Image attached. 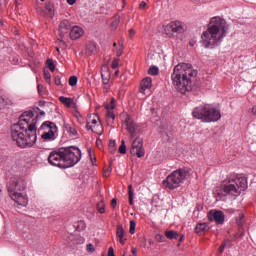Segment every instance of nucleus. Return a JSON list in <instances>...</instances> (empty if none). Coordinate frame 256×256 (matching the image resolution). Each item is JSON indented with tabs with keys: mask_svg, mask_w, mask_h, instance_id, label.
<instances>
[{
	"mask_svg": "<svg viewBox=\"0 0 256 256\" xmlns=\"http://www.w3.org/2000/svg\"><path fill=\"white\" fill-rule=\"evenodd\" d=\"M33 111H25L19 117L18 123L11 127V138L17 147L27 149L37 143V117Z\"/></svg>",
	"mask_w": 256,
	"mask_h": 256,
	"instance_id": "nucleus-1",
	"label": "nucleus"
},
{
	"mask_svg": "<svg viewBox=\"0 0 256 256\" xmlns=\"http://www.w3.org/2000/svg\"><path fill=\"white\" fill-rule=\"evenodd\" d=\"M42 129H49V131H53L54 133H57V125L51 121L43 122Z\"/></svg>",
	"mask_w": 256,
	"mask_h": 256,
	"instance_id": "nucleus-21",
	"label": "nucleus"
},
{
	"mask_svg": "<svg viewBox=\"0 0 256 256\" xmlns=\"http://www.w3.org/2000/svg\"><path fill=\"white\" fill-rule=\"evenodd\" d=\"M197 77V70L193 69V65L182 63L174 67L171 75L172 85L178 93H189L193 89V80Z\"/></svg>",
	"mask_w": 256,
	"mask_h": 256,
	"instance_id": "nucleus-2",
	"label": "nucleus"
},
{
	"mask_svg": "<svg viewBox=\"0 0 256 256\" xmlns=\"http://www.w3.org/2000/svg\"><path fill=\"white\" fill-rule=\"evenodd\" d=\"M188 175L189 171H187V169L180 168L168 175L167 178L163 181V185L170 190L177 189V187H179L181 183L187 179Z\"/></svg>",
	"mask_w": 256,
	"mask_h": 256,
	"instance_id": "nucleus-6",
	"label": "nucleus"
},
{
	"mask_svg": "<svg viewBox=\"0 0 256 256\" xmlns=\"http://www.w3.org/2000/svg\"><path fill=\"white\" fill-rule=\"evenodd\" d=\"M63 148L58 151H52L48 156V162L54 167H59L60 169H67V162L65 160V155H63Z\"/></svg>",
	"mask_w": 256,
	"mask_h": 256,
	"instance_id": "nucleus-9",
	"label": "nucleus"
},
{
	"mask_svg": "<svg viewBox=\"0 0 256 256\" xmlns=\"http://www.w3.org/2000/svg\"><path fill=\"white\" fill-rule=\"evenodd\" d=\"M135 227H137V223H135V220L130 221V230L129 233L131 235H135Z\"/></svg>",
	"mask_w": 256,
	"mask_h": 256,
	"instance_id": "nucleus-42",
	"label": "nucleus"
},
{
	"mask_svg": "<svg viewBox=\"0 0 256 256\" xmlns=\"http://www.w3.org/2000/svg\"><path fill=\"white\" fill-rule=\"evenodd\" d=\"M192 115L194 119H200L204 123H213L221 119V112L215 108L209 106H198L196 107Z\"/></svg>",
	"mask_w": 256,
	"mask_h": 256,
	"instance_id": "nucleus-5",
	"label": "nucleus"
},
{
	"mask_svg": "<svg viewBox=\"0 0 256 256\" xmlns=\"http://www.w3.org/2000/svg\"><path fill=\"white\" fill-rule=\"evenodd\" d=\"M55 138V132L53 130H49L48 132H45L42 134V139H45L46 141H51V139Z\"/></svg>",
	"mask_w": 256,
	"mask_h": 256,
	"instance_id": "nucleus-27",
	"label": "nucleus"
},
{
	"mask_svg": "<svg viewBox=\"0 0 256 256\" xmlns=\"http://www.w3.org/2000/svg\"><path fill=\"white\" fill-rule=\"evenodd\" d=\"M183 239H184V236L179 234V237H178L179 243H181L183 241Z\"/></svg>",
	"mask_w": 256,
	"mask_h": 256,
	"instance_id": "nucleus-60",
	"label": "nucleus"
},
{
	"mask_svg": "<svg viewBox=\"0 0 256 256\" xmlns=\"http://www.w3.org/2000/svg\"><path fill=\"white\" fill-rule=\"evenodd\" d=\"M111 165H113L112 161H110L109 167L104 171V177H109V175H111V171H112Z\"/></svg>",
	"mask_w": 256,
	"mask_h": 256,
	"instance_id": "nucleus-45",
	"label": "nucleus"
},
{
	"mask_svg": "<svg viewBox=\"0 0 256 256\" xmlns=\"http://www.w3.org/2000/svg\"><path fill=\"white\" fill-rule=\"evenodd\" d=\"M37 89H38V93L41 94V92L43 91V85L38 84V85H37Z\"/></svg>",
	"mask_w": 256,
	"mask_h": 256,
	"instance_id": "nucleus-55",
	"label": "nucleus"
},
{
	"mask_svg": "<svg viewBox=\"0 0 256 256\" xmlns=\"http://www.w3.org/2000/svg\"><path fill=\"white\" fill-rule=\"evenodd\" d=\"M132 255L133 256L137 255V248H135V247L132 248Z\"/></svg>",
	"mask_w": 256,
	"mask_h": 256,
	"instance_id": "nucleus-58",
	"label": "nucleus"
},
{
	"mask_svg": "<svg viewBox=\"0 0 256 256\" xmlns=\"http://www.w3.org/2000/svg\"><path fill=\"white\" fill-rule=\"evenodd\" d=\"M86 49L90 53H95V51L97 50V46L95 45V42H90L87 44Z\"/></svg>",
	"mask_w": 256,
	"mask_h": 256,
	"instance_id": "nucleus-35",
	"label": "nucleus"
},
{
	"mask_svg": "<svg viewBox=\"0 0 256 256\" xmlns=\"http://www.w3.org/2000/svg\"><path fill=\"white\" fill-rule=\"evenodd\" d=\"M64 129L65 131H67V133H69L73 137L77 135V128H75L73 124H64Z\"/></svg>",
	"mask_w": 256,
	"mask_h": 256,
	"instance_id": "nucleus-22",
	"label": "nucleus"
},
{
	"mask_svg": "<svg viewBox=\"0 0 256 256\" xmlns=\"http://www.w3.org/2000/svg\"><path fill=\"white\" fill-rule=\"evenodd\" d=\"M125 125L127 131L130 133V139H134V137H137V135L141 133V127H139L137 123L133 122L130 116L126 117Z\"/></svg>",
	"mask_w": 256,
	"mask_h": 256,
	"instance_id": "nucleus-13",
	"label": "nucleus"
},
{
	"mask_svg": "<svg viewBox=\"0 0 256 256\" xmlns=\"http://www.w3.org/2000/svg\"><path fill=\"white\" fill-rule=\"evenodd\" d=\"M118 151L121 155H125V153H127V144H125V140L121 141V145H120Z\"/></svg>",
	"mask_w": 256,
	"mask_h": 256,
	"instance_id": "nucleus-32",
	"label": "nucleus"
},
{
	"mask_svg": "<svg viewBox=\"0 0 256 256\" xmlns=\"http://www.w3.org/2000/svg\"><path fill=\"white\" fill-rule=\"evenodd\" d=\"M209 229H211V227H209L207 223H198L195 227V232L198 235H201V233H207Z\"/></svg>",
	"mask_w": 256,
	"mask_h": 256,
	"instance_id": "nucleus-19",
	"label": "nucleus"
},
{
	"mask_svg": "<svg viewBox=\"0 0 256 256\" xmlns=\"http://www.w3.org/2000/svg\"><path fill=\"white\" fill-rule=\"evenodd\" d=\"M45 9L48 11V15L53 17L55 15V6L52 2H48L45 6Z\"/></svg>",
	"mask_w": 256,
	"mask_h": 256,
	"instance_id": "nucleus-26",
	"label": "nucleus"
},
{
	"mask_svg": "<svg viewBox=\"0 0 256 256\" xmlns=\"http://www.w3.org/2000/svg\"><path fill=\"white\" fill-rule=\"evenodd\" d=\"M97 209H98V212L103 214L105 213V201H100L98 204H97Z\"/></svg>",
	"mask_w": 256,
	"mask_h": 256,
	"instance_id": "nucleus-37",
	"label": "nucleus"
},
{
	"mask_svg": "<svg viewBox=\"0 0 256 256\" xmlns=\"http://www.w3.org/2000/svg\"><path fill=\"white\" fill-rule=\"evenodd\" d=\"M152 83L153 80L151 78H144L141 82L140 93L145 94V91H147V89H151Z\"/></svg>",
	"mask_w": 256,
	"mask_h": 256,
	"instance_id": "nucleus-18",
	"label": "nucleus"
},
{
	"mask_svg": "<svg viewBox=\"0 0 256 256\" xmlns=\"http://www.w3.org/2000/svg\"><path fill=\"white\" fill-rule=\"evenodd\" d=\"M226 247H231V242L230 243H226Z\"/></svg>",
	"mask_w": 256,
	"mask_h": 256,
	"instance_id": "nucleus-64",
	"label": "nucleus"
},
{
	"mask_svg": "<svg viewBox=\"0 0 256 256\" xmlns=\"http://www.w3.org/2000/svg\"><path fill=\"white\" fill-rule=\"evenodd\" d=\"M227 243H231V240H225L223 244L219 247L218 253H223L225 251V248L227 247Z\"/></svg>",
	"mask_w": 256,
	"mask_h": 256,
	"instance_id": "nucleus-43",
	"label": "nucleus"
},
{
	"mask_svg": "<svg viewBox=\"0 0 256 256\" xmlns=\"http://www.w3.org/2000/svg\"><path fill=\"white\" fill-rule=\"evenodd\" d=\"M252 113H253V115H256V106H253Z\"/></svg>",
	"mask_w": 256,
	"mask_h": 256,
	"instance_id": "nucleus-61",
	"label": "nucleus"
},
{
	"mask_svg": "<svg viewBox=\"0 0 256 256\" xmlns=\"http://www.w3.org/2000/svg\"><path fill=\"white\" fill-rule=\"evenodd\" d=\"M245 214L239 213L238 218L236 219V223L238 227H243V224L245 223Z\"/></svg>",
	"mask_w": 256,
	"mask_h": 256,
	"instance_id": "nucleus-29",
	"label": "nucleus"
},
{
	"mask_svg": "<svg viewBox=\"0 0 256 256\" xmlns=\"http://www.w3.org/2000/svg\"><path fill=\"white\" fill-rule=\"evenodd\" d=\"M87 251H90V253H93L95 251V246H93V244H88Z\"/></svg>",
	"mask_w": 256,
	"mask_h": 256,
	"instance_id": "nucleus-49",
	"label": "nucleus"
},
{
	"mask_svg": "<svg viewBox=\"0 0 256 256\" xmlns=\"http://www.w3.org/2000/svg\"><path fill=\"white\" fill-rule=\"evenodd\" d=\"M12 201H15L18 205H21V207H26L27 203H29V200L27 199V196L23 195V193L18 192L16 194L10 195Z\"/></svg>",
	"mask_w": 256,
	"mask_h": 256,
	"instance_id": "nucleus-15",
	"label": "nucleus"
},
{
	"mask_svg": "<svg viewBox=\"0 0 256 256\" xmlns=\"http://www.w3.org/2000/svg\"><path fill=\"white\" fill-rule=\"evenodd\" d=\"M80 227H82L81 229H85V222H80Z\"/></svg>",
	"mask_w": 256,
	"mask_h": 256,
	"instance_id": "nucleus-62",
	"label": "nucleus"
},
{
	"mask_svg": "<svg viewBox=\"0 0 256 256\" xmlns=\"http://www.w3.org/2000/svg\"><path fill=\"white\" fill-rule=\"evenodd\" d=\"M227 35V22L215 16L211 18L208 29L201 36V43L205 49H215Z\"/></svg>",
	"mask_w": 256,
	"mask_h": 256,
	"instance_id": "nucleus-3",
	"label": "nucleus"
},
{
	"mask_svg": "<svg viewBox=\"0 0 256 256\" xmlns=\"http://www.w3.org/2000/svg\"><path fill=\"white\" fill-rule=\"evenodd\" d=\"M111 207L113 209H115V207H117V198H113L112 201H111Z\"/></svg>",
	"mask_w": 256,
	"mask_h": 256,
	"instance_id": "nucleus-51",
	"label": "nucleus"
},
{
	"mask_svg": "<svg viewBox=\"0 0 256 256\" xmlns=\"http://www.w3.org/2000/svg\"><path fill=\"white\" fill-rule=\"evenodd\" d=\"M68 5H75L77 3V0H67Z\"/></svg>",
	"mask_w": 256,
	"mask_h": 256,
	"instance_id": "nucleus-56",
	"label": "nucleus"
},
{
	"mask_svg": "<svg viewBox=\"0 0 256 256\" xmlns=\"http://www.w3.org/2000/svg\"><path fill=\"white\" fill-rule=\"evenodd\" d=\"M77 81H78L77 76H71L68 80V83L70 87H75V85H77Z\"/></svg>",
	"mask_w": 256,
	"mask_h": 256,
	"instance_id": "nucleus-41",
	"label": "nucleus"
},
{
	"mask_svg": "<svg viewBox=\"0 0 256 256\" xmlns=\"http://www.w3.org/2000/svg\"><path fill=\"white\" fill-rule=\"evenodd\" d=\"M165 236L167 237V239H170V240L179 239V233L173 230L166 231Z\"/></svg>",
	"mask_w": 256,
	"mask_h": 256,
	"instance_id": "nucleus-24",
	"label": "nucleus"
},
{
	"mask_svg": "<svg viewBox=\"0 0 256 256\" xmlns=\"http://www.w3.org/2000/svg\"><path fill=\"white\" fill-rule=\"evenodd\" d=\"M115 98H112L109 104H106L105 109L113 111L115 109Z\"/></svg>",
	"mask_w": 256,
	"mask_h": 256,
	"instance_id": "nucleus-40",
	"label": "nucleus"
},
{
	"mask_svg": "<svg viewBox=\"0 0 256 256\" xmlns=\"http://www.w3.org/2000/svg\"><path fill=\"white\" fill-rule=\"evenodd\" d=\"M116 235L118 239H121V237H125V230L123 229L122 225L117 226Z\"/></svg>",
	"mask_w": 256,
	"mask_h": 256,
	"instance_id": "nucleus-30",
	"label": "nucleus"
},
{
	"mask_svg": "<svg viewBox=\"0 0 256 256\" xmlns=\"http://www.w3.org/2000/svg\"><path fill=\"white\" fill-rule=\"evenodd\" d=\"M119 23H121V16L119 14H116L113 18H112V22H111V27L113 29H117L119 27Z\"/></svg>",
	"mask_w": 256,
	"mask_h": 256,
	"instance_id": "nucleus-23",
	"label": "nucleus"
},
{
	"mask_svg": "<svg viewBox=\"0 0 256 256\" xmlns=\"http://www.w3.org/2000/svg\"><path fill=\"white\" fill-rule=\"evenodd\" d=\"M44 79L46 83H51V74L49 73V71H44Z\"/></svg>",
	"mask_w": 256,
	"mask_h": 256,
	"instance_id": "nucleus-46",
	"label": "nucleus"
},
{
	"mask_svg": "<svg viewBox=\"0 0 256 256\" xmlns=\"http://www.w3.org/2000/svg\"><path fill=\"white\" fill-rule=\"evenodd\" d=\"M132 157H145V148L143 147V138L136 137L132 142V147L130 149Z\"/></svg>",
	"mask_w": 256,
	"mask_h": 256,
	"instance_id": "nucleus-11",
	"label": "nucleus"
},
{
	"mask_svg": "<svg viewBox=\"0 0 256 256\" xmlns=\"http://www.w3.org/2000/svg\"><path fill=\"white\" fill-rule=\"evenodd\" d=\"M59 101L62 102L66 107H71V105H73V99L69 97L60 96Z\"/></svg>",
	"mask_w": 256,
	"mask_h": 256,
	"instance_id": "nucleus-25",
	"label": "nucleus"
},
{
	"mask_svg": "<svg viewBox=\"0 0 256 256\" xmlns=\"http://www.w3.org/2000/svg\"><path fill=\"white\" fill-rule=\"evenodd\" d=\"M222 192H218V197H227L232 195L233 197H239L242 191L247 189V179L244 177H233L224 180L220 186Z\"/></svg>",
	"mask_w": 256,
	"mask_h": 256,
	"instance_id": "nucleus-4",
	"label": "nucleus"
},
{
	"mask_svg": "<svg viewBox=\"0 0 256 256\" xmlns=\"http://www.w3.org/2000/svg\"><path fill=\"white\" fill-rule=\"evenodd\" d=\"M149 75H159V67L151 66L148 70Z\"/></svg>",
	"mask_w": 256,
	"mask_h": 256,
	"instance_id": "nucleus-36",
	"label": "nucleus"
},
{
	"mask_svg": "<svg viewBox=\"0 0 256 256\" xmlns=\"http://www.w3.org/2000/svg\"><path fill=\"white\" fill-rule=\"evenodd\" d=\"M97 119H99V116L89 117L86 129L91 130L96 135H103V125H101V122L97 123Z\"/></svg>",
	"mask_w": 256,
	"mask_h": 256,
	"instance_id": "nucleus-12",
	"label": "nucleus"
},
{
	"mask_svg": "<svg viewBox=\"0 0 256 256\" xmlns=\"http://www.w3.org/2000/svg\"><path fill=\"white\" fill-rule=\"evenodd\" d=\"M208 220L215 221L218 225H223L225 223V214L221 210H210Z\"/></svg>",
	"mask_w": 256,
	"mask_h": 256,
	"instance_id": "nucleus-14",
	"label": "nucleus"
},
{
	"mask_svg": "<svg viewBox=\"0 0 256 256\" xmlns=\"http://www.w3.org/2000/svg\"><path fill=\"white\" fill-rule=\"evenodd\" d=\"M7 105H11V100L9 98H3L0 96V109H5Z\"/></svg>",
	"mask_w": 256,
	"mask_h": 256,
	"instance_id": "nucleus-28",
	"label": "nucleus"
},
{
	"mask_svg": "<svg viewBox=\"0 0 256 256\" xmlns=\"http://www.w3.org/2000/svg\"><path fill=\"white\" fill-rule=\"evenodd\" d=\"M164 33L170 39H179V35L185 33V24L181 21H172L164 26Z\"/></svg>",
	"mask_w": 256,
	"mask_h": 256,
	"instance_id": "nucleus-8",
	"label": "nucleus"
},
{
	"mask_svg": "<svg viewBox=\"0 0 256 256\" xmlns=\"http://www.w3.org/2000/svg\"><path fill=\"white\" fill-rule=\"evenodd\" d=\"M118 45L120 48L116 51V55L117 57H121V55H123V42L119 41Z\"/></svg>",
	"mask_w": 256,
	"mask_h": 256,
	"instance_id": "nucleus-44",
	"label": "nucleus"
},
{
	"mask_svg": "<svg viewBox=\"0 0 256 256\" xmlns=\"http://www.w3.org/2000/svg\"><path fill=\"white\" fill-rule=\"evenodd\" d=\"M104 69H106V71L102 70L101 72L102 81L104 85H109V79H111V73H109V68L107 66H104Z\"/></svg>",
	"mask_w": 256,
	"mask_h": 256,
	"instance_id": "nucleus-20",
	"label": "nucleus"
},
{
	"mask_svg": "<svg viewBox=\"0 0 256 256\" xmlns=\"http://www.w3.org/2000/svg\"><path fill=\"white\" fill-rule=\"evenodd\" d=\"M71 29V23L69 20H63L59 25V31H60V37L63 39L67 33H69V30Z\"/></svg>",
	"mask_w": 256,
	"mask_h": 256,
	"instance_id": "nucleus-16",
	"label": "nucleus"
},
{
	"mask_svg": "<svg viewBox=\"0 0 256 256\" xmlns=\"http://www.w3.org/2000/svg\"><path fill=\"white\" fill-rule=\"evenodd\" d=\"M111 67H112V69H117V67H119V59H114L112 61Z\"/></svg>",
	"mask_w": 256,
	"mask_h": 256,
	"instance_id": "nucleus-48",
	"label": "nucleus"
},
{
	"mask_svg": "<svg viewBox=\"0 0 256 256\" xmlns=\"http://www.w3.org/2000/svg\"><path fill=\"white\" fill-rule=\"evenodd\" d=\"M117 147V143L115 142V140H110L109 141V149H110V153H115L116 148Z\"/></svg>",
	"mask_w": 256,
	"mask_h": 256,
	"instance_id": "nucleus-39",
	"label": "nucleus"
},
{
	"mask_svg": "<svg viewBox=\"0 0 256 256\" xmlns=\"http://www.w3.org/2000/svg\"><path fill=\"white\" fill-rule=\"evenodd\" d=\"M155 239L158 241V243H165V236L161 234H156Z\"/></svg>",
	"mask_w": 256,
	"mask_h": 256,
	"instance_id": "nucleus-47",
	"label": "nucleus"
},
{
	"mask_svg": "<svg viewBox=\"0 0 256 256\" xmlns=\"http://www.w3.org/2000/svg\"><path fill=\"white\" fill-rule=\"evenodd\" d=\"M46 66L48 67V69H50L52 72L55 71V62H53V59L49 58L46 61Z\"/></svg>",
	"mask_w": 256,
	"mask_h": 256,
	"instance_id": "nucleus-38",
	"label": "nucleus"
},
{
	"mask_svg": "<svg viewBox=\"0 0 256 256\" xmlns=\"http://www.w3.org/2000/svg\"><path fill=\"white\" fill-rule=\"evenodd\" d=\"M238 233L235 234L234 239H241L245 235V228L243 226H238Z\"/></svg>",
	"mask_w": 256,
	"mask_h": 256,
	"instance_id": "nucleus-33",
	"label": "nucleus"
},
{
	"mask_svg": "<svg viewBox=\"0 0 256 256\" xmlns=\"http://www.w3.org/2000/svg\"><path fill=\"white\" fill-rule=\"evenodd\" d=\"M128 195H129V205H134V202H133V185H129L128 186Z\"/></svg>",
	"mask_w": 256,
	"mask_h": 256,
	"instance_id": "nucleus-31",
	"label": "nucleus"
},
{
	"mask_svg": "<svg viewBox=\"0 0 256 256\" xmlns=\"http://www.w3.org/2000/svg\"><path fill=\"white\" fill-rule=\"evenodd\" d=\"M39 106H40V107H45V101L40 100V101H39Z\"/></svg>",
	"mask_w": 256,
	"mask_h": 256,
	"instance_id": "nucleus-59",
	"label": "nucleus"
},
{
	"mask_svg": "<svg viewBox=\"0 0 256 256\" xmlns=\"http://www.w3.org/2000/svg\"><path fill=\"white\" fill-rule=\"evenodd\" d=\"M108 256H115V250H113V247H109Z\"/></svg>",
	"mask_w": 256,
	"mask_h": 256,
	"instance_id": "nucleus-50",
	"label": "nucleus"
},
{
	"mask_svg": "<svg viewBox=\"0 0 256 256\" xmlns=\"http://www.w3.org/2000/svg\"><path fill=\"white\" fill-rule=\"evenodd\" d=\"M135 30L134 29H130L129 30V37H130V39H133V37H135Z\"/></svg>",
	"mask_w": 256,
	"mask_h": 256,
	"instance_id": "nucleus-53",
	"label": "nucleus"
},
{
	"mask_svg": "<svg viewBox=\"0 0 256 256\" xmlns=\"http://www.w3.org/2000/svg\"><path fill=\"white\" fill-rule=\"evenodd\" d=\"M62 155H64L67 169L74 167V165L81 161V150L75 146L62 148Z\"/></svg>",
	"mask_w": 256,
	"mask_h": 256,
	"instance_id": "nucleus-7",
	"label": "nucleus"
},
{
	"mask_svg": "<svg viewBox=\"0 0 256 256\" xmlns=\"http://www.w3.org/2000/svg\"><path fill=\"white\" fill-rule=\"evenodd\" d=\"M55 85H57V86L61 85V77H59V76L55 77Z\"/></svg>",
	"mask_w": 256,
	"mask_h": 256,
	"instance_id": "nucleus-52",
	"label": "nucleus"
},
{
	"mask_svg": "<svg viewBox=\"0 0 256 256\" xmlns=\"http://www.w3.org/2000/svg\"><path fill=\"white\" fill-rule=\"evenodd\" d=\"M8 193L9 195L21 193V191H25L27 189V184L23 179L20 178H12L8 183Z\"/></svg>",
	"mask_w": 256,
	"mask_h": 256,
	"instance_id": "nucleus-10",
	"label": "nucleus"
},
{
	"mask_svg": "<svg viewBox=\"0 0 256 256\" xmlns=\"http://www.w3.org/2000/svg\"><path fill=\"white\" fill-rule=\"evenodd\" d=\"M145 7H147V3L145 1H142L140 3V9H145Z\"/></svg>",
	"mask_w": 256,
	"mask_h": 256,
	"instance_id": "nucleus-54",
	"label": "nucleus"
},
{
	"mask_svg": "<svg viewBox=\"0 0 256 256\" xmlns=\"http://www.w3.org/2000/svg\"><path fill=\"white\" fill-rule=\"evenodd\" d=\"M106 117L110 123H113L115 121V112L113 110H107Z\"/></svg>",
	"mask_w": 256,
	"mask_h": 256,
	"instance_id": "nucleus-34",
	"label": "nucleus"
},
{
	"mask_svg": "<svg viewBox=\"0 0 256 256\" xmlns=\"http://www.w3.org/2000/svg\"><path fill=\"white\" fill-rule=\"evenodd\" d=\"M83 33V28L79 26H74L70 31V39H72L73 41L81 39V37H83Z\"/></svg>",
	"mask_w": 256,
	"mask_h": 256,
	"instance_id": "nucleus-17",
	"label": "nucleus"
},
{
	"mask_svg": "<svg viewBox=\"0 0 256 256\" xmlns=\"http://www.w3.org/2000/svg\"><path fill=\"white\" fill-rule=\"evenodd\" d=\"M40 115L41 116L45 115V111H40Z\"/></svg>",
	"mask_w": 256,
	"mask_h": 256,
	"instance_id": "nucleus-63",
	"label": "nucleus"
},
{
	"mask_svg": "<svg viewBox=\"0 0 256 256\" xmlns=\"http://www.w3.org/2000/svg\"><path fill=\"white\" fill-rule=\"evenodd\" d=\"M125 241H126V239H124L123 237L119 238V243L121 245H125Z\"/></svg>",
	"mask_w": 256,
	"mask_h": 256,
	"instance_id": "nucleus-57",
	"label": "nucleus"
}]
</instances>
